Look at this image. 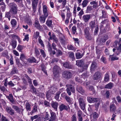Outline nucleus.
I'll return each instance as SVG.
<instances>
[{
    "label": "nucleus",
    "mask_w": 121,
    "mask_h": 121,
    "mask_svg": "<svg viewBox=\"0 0 121 121\" xmlns=\"http://www.w3.org/2000/svg\"><path fill=\"white\" fill-rule=\"evenodd\" d=\"M39 50H40V53L41 55H42L43 57L45 58L46 56V55L44 52L43 50L42 49H40Z\"/></svg>",
    "instance_id": "603ef678"
},
{
    "label": "nucleus",
    "mask_w": 121,
    "mask_h": 121,
    "mask_svg": "<svg viewBox=\"0 0 121 121\" xmlns=\"http://www.w3.org/2000/svg\"><path fill=\"white\" fill-rule=\"evenodd\" d=\"M58 2L59 3L62 2V4L63 7H64L66 3L67 0H59Z\"/></svg>",
    "instance_id": "58836bf2"
},
{
    "label": "nucleus",
    "mask_w": 121,
    "mask_h": 121,
    "mask_svg": "<svg viewBox=\"0 0 121 121\" xmlns=\"http://www.w3.org/2000/svg\"><path fill=\"white\" fill-rule=\"evenodd\" d=\"M8 5L10 8L9 11L6 12L5 13V17H11V14H16L17 12V6L16 4L14 3H9Z\"/></svg>",
    "instance_id": "f257e3e1"
},
{
    "label": "nucleus",
    "mask_w": 121,
    "mask_h": 121,
    "mask_svg": "<svg viewBox=\"0 0 121 121\" xmlns=\"http://www.w3.org/2000/svg\"><path fill=\"white\" fill-rule=\"evenodd\" d=\"M89 30V27H87L85 28L84 31L86 38L90 40L92 39V37L90 34Z\"/></svg>",
    "instance_id": "39448f33"
},
{
    "label": "nucleus",
    "mask_w": 121,
    "mask_h": 121,
    "mask_svg": "<svg viewBox=\"0 0 121 121\" xmlns=\"http://www.w3.org/2000/svg\"><path fill=\"white\" fill-rule=\"evenodd\" d=\"M82 19L85 23H87L91 18L90 14L84 15L82 17Z\"/></svg>",
    "instance_id": "ddd939ff"
},
{
    "label": "nucleus",
    "mask_w": 121,
    "mask_h": 121,
    "mask_svg": "<svg viewBox=\"0 0 121 121\" xmlns=\"http://www.w3.org/2000/svg\"><path fill=\"white\" fill-rule=\"evenodd\" d=\"M6 97L13 104H15V101L13 98V97L12 94H9V96H6Z\"/></svg>",
    "instance_id": "aec40b11"
},
{
    "label": "nucleus",
    "mask_w": 121,
    "mask_h": 121,
    "mask_svg": "<svg viewBox=\"0 0 121 121\" xmlns=\"http://www.w3.org/2000/svg\"><path fill=\"white\" fill-rule=\"evenodd\" d=\"M52 22L50 20H48L46 22V24L49 27H51L52 25Z\"/></svg>",
    "instance_id": "a19ab883"
},
{
    "label": "nucleus",
    "mask_w": 121,
    "mask_h": 121,
    "mask_svg": "<svg viewBox=\"0 0 121 121\" xmlns=\"http://www.w3.org/2000/svg\"><path fill=\"white\" fill-rule=\"evenodd\" d=\"M26 57L23 54H22L20 55V59L22 61H23L24 59H25Z\"/></svg>",
    "instance_id": "4d7b16f0"
},
{
    "label": "nucleus",
    "mask_w": 121,
    "mask_h": 121,
    "mask_svg": "<svg viewBox=\"0 0 121 121\" xmlns=\"http://www.w3.org/2000/svg\"><path fill=\"white\" fill-rule=\"evenodd\" d=\"M76 65L78 66L79 67H82L84 64V63L83 60H76Z\"/></svg>",
    "instance_id": "412c9836"
},
{
    "label": "nucleus",
    "mask_w": 121,
    "mask_h": 121,
    "mask_svg": "<svg viewBox=\"0 0 121 121\" xmlns=\"http://www.w3.org/2000/svg\"><path fill=\"white\" fill-rule=\"evenodd\" d=\"M56 37V36H55V35L54 34H52L51 36L49 38V40H52V39H53Z\"/></svg>",
    "instance_id": "680f3d73"
},
{
    "label": "nucleus",
    "mask_w": 121,
    "mask_h": 121,
    "mask_svg": "<svg viewBox=\"0 0 121 121\" xmlns=\"http://www.w3.org/2000/svg\"><path fill=\"white\" fill-rule=\"evenodd\" d=\"M72 99L71 98L67 96L65 98V99L66 101L68 103H69V104H70L72 102Z\"/></svg>",
    "instance_id": "ea45409f"
},
{
    "label": "nucleus",
    "mask_w": 121,
    "mask_h": 121,
    "mask_svg": "<svg viewBox=\"0 0 121 121\" xmlns=\"http://www.w3.org/2000/svg\"><path fill=\"white\" fill-rule=\"evenodd\" d=\"M34 25L40 31L43 30V29L42 26L40 25L37 19H35Z\"/></svg>",
    "instance_id": "0eeeda50"
},
{
    "label": "nucleus",
    "mask_w": 121,
    "mask_h": 121,
    "mask_svg": "<svg viewBox=\"0 0 121 121\" xmlns=\"http://www.w3.org/2000/svg\"><path fill=\"white\" fill-rule=\"evenodd\" d=\"M101 61L104 63L105 64L106 63V59L105 57L104 56L102 57L101 58Z\"/></svg>",
    "instance_id": "5fc2aeb1"
},
{
    "label": "nucleus",
    "mask_w": 121,
    "mask_h": 121,
    "mask_svg": "<svg viewBox=\"0 0 121 121\" xmlns=\"http://www.w3.org/2000/svg\"><path fill=\"white\" fill-rule=\"evenodd\" d=\"M12 108L17 113L23 115L24 109L23 108H20L14 105H12Z\"/></svg>",
    "instance_id": "6e6552de"
},
{
    "label": "nucleus",
    "mask_w": 121,
    "mask_h": 121,
    "mask_svg": "<svg viewBox=\"0 0 121 121\" xmlns=\"http://www.w3.org/2000/svg\"><path fill=\"white\" fill-rule=\"evenodd\" d=\"M97 64L95 62H93L90 67V71L91 73H92L96 69Z\"/></svg>",
    "instance_id": "f8f14e48"
},
{
    "label": "nucleus",
    "mask_w": 121,
    "mask_h": 121,
    "mask_svg": "<svg viewBox=\"0 0 121 121\" xmlns=\"http://www.w3.org/2000/svg\"><path fill=\"white\" fill-rule=\"evenodd\" d=\"M39 116V115L38 114L35 115L34 116H32L30 117V119L32 121H33L34 119L38 118Z\"/></svg>",
    "instance_id": "49530a36"
},
{
    "label": "nucleus",
    "mask_w": 121,
    "mask_h": 121,
    "mask_svg": "<svg viewBox=\"0 0 121 121\" xmlns=\"http://www.w3.org/2000/svg\"><path fill=\"white\" fill-rule=\"evenodd\" d=\"M41 67L42 71H43L46 74H47V71L46 70L45 67L43 65H41Z\"/></svg>",
    "instance_id": "3c124183"
},
{
    "label": "nucleus",
    "mask_w": 121,
    "mask_h": 121,
    "mask_svg": "<svg viewBox=\"0 0 121 121\" xmlns=\"http://www.w3.org/2000/svg\"><path fill=\"white\" fill-rule=\"evenodd\" d=\"M73 34H74L76 33V28L75 26H73L72 28Z\"/></svg>",
    "instance_id": "13d9d810"
},
{
    "label": "nucleus",
    "mask_w": 121,
    "mask_h": 121,
    "mask_svg": "<svg viewBox=\"0 0 121 121\" xmlns=\"http://www.w3.org/2000/svg\"><path fill=\"white\" fill-rule=\"evenodd\" d=\"M65 37L64 36H62L60 38V43L63 44H64L65 42Z\"/></svg>",
    "instance_id": "c9c22d12"
},
{
    "label": "nucleus",
    "mask_w": 121,
    "mask_h": 121,
    "mask_svg": "<svg viewBox=\"0 0 121 121\" xmlns=\"http://www.w3.org/2000/svg\"><path fill=\"white\" fill-rule=\"evenodd\" d=\"M78 92L80 93L82 95H83L85 92V91L82 87L80 86H78L77 87L76 89Z\"/></svg>",
    "instance_id": "dca6fc26"
},
{
    "label": "nucleus",
    "mask_w": 121,
    "mask_h": 121,
    "mask_svg": "<svg viewBox=\"0 0 121 121\" xmlns=\"http://www.w3.org/2000/svg\"><path fill=\"white\" fill-rule=\"evenodd\" d=\"M6 110L7 112L9 114L11 115H13L14 114V111L11 108L9 107H7Z\"/></svg>",
    "instance_id": "2eb2a0df"
},
{
    "label": "nucleus",
    "mask_w": 121,
    "mask_h": 121,
    "mask_svg": "<svg viewBox=\"0 0 121 121\" xmlns=\"http://www.w3.org/2000/svg\"><path fill=\"white\" fill-rule=\"evenodd\" d=\"M66 86L67 87L66 89L67 93L69 96L71 95V91L73 93L74 92L75 90L73 86L72 85L68 84L66 85Z\"/></svg>",
    "instance_id": "20e7f679"
},
{
    "label": "nucleus",
    "mask_w": 121,
    "mask_h": 121,
    "mask_svg": "<svg viewBox=\"0 0 121 121\" xmlns=\"http://www.w3.org/2000/svg\"><path fill=\"white\" fill-rule=\"evenodd\" d=\"M105 95L107 98H108L110 95L109 92L108 91H107L105 94Z\"/></svg>",
    "instance_id": "69168bd1"
},
{
    "label": "nucleus",
    "mask_w": 121,
    "mask_h": 121,
    "mask_svg": "<svg viewBox=\"0 0 121 121\" xmlns=\"http://www.w3.org/2000/svg\"><path fill=\"white\" fill-rule=\"evenodd\" d=\"M33 83L34 86H36L39 85L37 81L36 80H34L33 81Z\"/></svg>",
    "instance_id": "0e129e2a"
},
{
    "label": "nucleus",
    "mask_w": 121,
    "mask_h": 121,
    "mask_svg": "<svg viewBox=\"0 0 121 121\" xmlns=\"http://www.w3.org/2000/svg\"><path fill=\"white\" fill-rule=\"evenodd\" d=\"M89 75V72H86L84 73L81 76L82 78H84L88 77Z\"/></svg>",
    "instance_id": "e433bc0d"
},
{
    "label": "nucleus",
    "mask_w": 121,
    "mask_h": 121,
    "mask_svg": "<svg viewBox=\"0 0 121 121\" xmlns=\"http://www.w3.org/2000/svg\"><path fill=\"white\" fill-rule=\"evenodd\" d=\"M88 2V1L87 0H84L82 2V7L84 8L86 7L87 5V4Z\"/></svg>",
    "instance_id": "37998d69"
},
{
    "label": "nucleus",
    "mask_w": 121,
    "mask_h": 121,
    "mask_svg": "<svg viewBox=\"0 0 121 121\" xmlns=\"http://www.w3.org/2000/svg\"><path fill=\"white\" fill-rule=\"evenodd\" d=\"M37 109V106L36 105H35L34 106L33 110L31 111V114L32 115V114L37 112L38 111Z\"/></svg>",
    "instance_id": "473e14b6"
},
{
    "label": "nucleus",
    "mask_w": 121,
    "mask_h": 121,
    "mask_svg": "<svg viewBox=\"0 0 121 121\" xmlns=\"http://www.w3.org/2000/svg\"><path fill=\"white\" fill-rule=\"evenodd\" d=\"M109 79V75L108 73H107L105 74L104 80L106 82H107L108 81Z\"/></svg>",
    "instance_id": "de8ad7c7"
},
{
    "label": "nucleus",
    "mask_w": 121,
    "mask_h": 121,
    "mask_svg": "<svg viewBox=\"0 0 121 121\" xmlns=\"http://www.w3.org/2000/svg\"><path fill=\"white\" fill-rule=\"evenodd\" d=\"M63 65L65 67L68 69H71L73 67L72 65H69L67 62H64L63 63Z\"/></svg>",
    "instance_id": "a878e982"
},
{
    "label": "nucleus",
    "mask_w": 121,
    "mask_h": 121,
    "mask_svg": "<svg viewBox=\"0 0 121 121\" xmlns=\"http://www.w3.org/2000/svg\"><path fill=\"white\" fill-rule=\"evenodd\" d=\"M117 51L119 52L118 53H116L117 55H118L119 54V52L121 53V44H119V46L117 48Z\"/></svg>",
    "instance_id": "864d4df0"
},
{
    "label": "nucleus",
    "mask_w": 121,
    "mask_h": 121,
    "mask_svg": "<svg viewBox=\"0 0 121 121\" xmlns=\"http://www.w3.org/2000/svg\"><path fill=\"white\" fill-rule=\"evenodd\" d=\"M56 88L54 86H52L50 88V90L48 91L51 94H53L56 91Z\"/></svg>",
    "instance_id": "72a5a7b5"
},
{
    "label": "nucleus",
    "mask_w": 121,
    "mask_h": 121,
    "mask_svg": "<svg viewBox=\"0 0 121 121\" xmlns=\"http://www.w3.org/2000/svg\"><path fill=\"white\" fill-rule=\"evenodd\" d=\"M89 27L91 29H93L95 26V20L91 21L89 23Z\"/></svg>",
    "instance_id": "b1692460"
},
{
    "label": "nucleus",
    "mask_w": 121,
    "mask_h": 121,
    "mask_svg": "<svg viewBox=\"0 0 121 121\" xmlns=\"http://www.w3.org/2000/svg\"><path fill=\"white\" fill-rule=\"evenodd\" d=\"M10 45L12 46L13 48H16L17 45V41H16L13 39L12 40L11 42L10 43Z\"/></svg>",
    "instance_id": "cd10ccee"
},
{
    "label": "nucleus",
    "mask_w": 121,
    "mask_h": 121,
    "mask_svg": "<svg viewBox=\"0 0 121 121\" xmlns=\"http://www.w3.org/2000/svg\"><path fill=\"white\" fill-rule=\"evenodd\" d=\"M78 100L81 109L84 111L85 109L86 104L85 98L82 96L78 99Z\"/></svg>",
    "instance_id": "f03ea898"
},
{
    "label": "nucleus",
    "mask_w": 121,
    "mask_h": 121,
    "mask_svg": "<svg viewBox=\"0 0 121 121\" xmlns=\"http://www.w3.org/2000/svg\"><path fill=\"white\" fill-rule=\"evenodd\" d=\"M43 12L44 16H48V13L47 7L45 5H44L43 7Z\"/></svg>",
    "instance_id": "f3484780"
},
{
    "label": "nucleus",
    "mask_w": 121,
    "mask_h": 121,
    "mask_svg": "<svg viewBox=\"0 0 121 121\" xmlns=\"http://www.w3.org/2000/svg\"><path fill=\"white\" fill-rule=\"evenodd\" d=\"M91 115L93 116V119L94 120H96L97 118L99 117V115L96 112H94Z\"/></svg>",
    "instance_id": "bb28decb"
},
{
    "label": "nucleus",
    "mask_w": 121,
    "mask_h": 121,
    "mask_svg": "<svg viewBox=\"0 0 121 121\" xmlns=\"http://www.w3.org/2000/svg\"><path fill=\"white\" fill-rule=\"evenodd\" d=\"M27 61L30 63L33 62H36V60L34 57H31L27 59Z\"/></svg>",
    "instance_id": "c756f323"
},
{
    "label": "nucleus",
    "mask_w": 121,
    "mask_h": 121,
    "mask_svg": "<svg viewBox=\"0 0 121 121\" xmlns=\"http://www.w3.org/2000/svg\"><path fill=\"white\" fill-rule=\"evenodd\" d=\"M72 121H77V119L75 115H74L72 117Z\"/></svg>",
    "instance_id": "774afa93"
},
{
    "label": "nucleus",
    "mask_w": 121,
    "mask_h": 121,
    "mask_svg": "<svg viewBox=\"0 0 121 121\" xmlns=\"http://www.w3.org/2000/svg\"><path fill=\"white\" fill-rule=\"evenodd\" d=\"M97 103V104H95V110H97L98 109L99 105L100 104V100H99L97 102H96Z\"/></svg>",
    "instance_id": "c03bdc74"
},
{
    "label": "nucleus",
    "mask_w": 121,
    "mask_h": 121,
    "mask_svg": "<svg viewBox=\"0 0 121 121\" xmlns=\"http://www.w3.org/2000/svg\"><path fill=\"white\" fill-rule=\"evenodd\" d=\"M113 86V84L112 83H110L106 85L105 86V88L108 89H111Z\"/></svg>",
    "instance_id": "4c0bfd02"
},
{
    "label": "nucleus",
    "mask_w": 121,
    "mask_h": 121,
    "mask_svg": "<svg viewBox=\"0 0 121 121\" xmlns=\"http://www.w3.org/2000/svg\"><path fill=\"white\" fill-rule=\"evenodd\" d=\"M83 55L82 54L81 52H77L76 53V57L77 59H79L82 58Z\"/></svg>",
    "instance_id": "c85d7f7f"
},
{
    "label": "nucleus",
    "mask_w": 121,
    "mask_h": 121,
    "mask_svg": "<svg viewBox=\"0 0 121 121\" xmlns=\"http://www.w3.org/2000/svg\"><path fill=\"white\" fill-rule=\"evenodd\" d=\"M102 75L101 72L97 71L95 72L93 76V79L94 80H97L101 78Z\"/></svg>",
    "instance_id": "423d86ee"
},
{
    "label": "nucleus",
    "mask_w": 121,
    "mask_h": 121,
    "mask_svg": "<svg viewBox=\"0 0 121 121\" xmlns=\"http://www.w3.org/2000/svg\"><path fill=\"white\" fill-rule=\"evenodd\" d=\"M51 106L56 111L57 110L58 104V103L53 101L51 104Z\"/></svg>",
    "instance_id": "393cba45"
},
{
    "label": "nucleus",
    "mask_w": 121,
    "mask_h": 121,
    "mask_svg": "<svg viewBox=\"0 0 121 121\" xmlns=\"http://www.w3.org/2000/svg\"><path fill=\"white\" fill-rule=\"evenodd\" d=\"M26 108L27 111H30L31 110L30 105L28 103H26L25 104Z\"/></svg>",
    "instance_id": "7c9ffc66"
},
{
    "label": "nucleus",
    "mask_w": 121,
    "mask_h": 121,
    "mask_svg": "<svg viewBox=\"0 0 121 121\" xmlns=\"http://www.w3.org/2000/svg\"><path fill=\"white\" fill-rule=\"evenodd\" d=\"M11 24L12 27H15L17 25V22L16 20L14 19H12L11 21Z\"/></svg>",
    "instance_id": "2f4dec72"
},
{
    "label": "nucleus",
    "mask_w": 121,
    "mask_h": 121,
    "mask_svg": "<svg viewBox=\"0 0 121 121\" xmlns=\"http://www.w3.org/2000/svg\"><path fill=\"white\" fill-rule=\"evenodd\" d=\"M112 76V80L113 81H115V79L116 73L115 72H112L111 73Z\"/></svg>",
    "instance_id": "8fccbe9b"
},
{
    "label": "nucleus",
    "mask_w": 121,
    "mask_h": 121,
    "mask_svg": "<svg viewBox=\"0 0 121 121\" xmlns=\"http://www.w3.org/2000/svg\"><path fill=\"white\" fill-rule=\"evenodd\" d=\"M50 112L51 114L50 118L55 121L56 119V115L55 113L51 110H50Z\"/></svg>",
    "instance_id": "5701e85b"
},
{
    "label": "nucleus",
    "mask_w": 121,
    "mask_h": 121,
    "mask_svg": "<svg viewBox=\"0 0 121 121\" xmlns=\"http://www.w3.org/2000/svg\"><path fill=\"white\" fill-rule=\"evenodd\" d=\"M77 114L78 117L82 116V112L80 109L78 111Z\"/></svg>",
    "instance_id": "6e6d98bb"
},
{
    "label": "nucleus",
    "mask_w": 121,
    "mask_h": 121,
    "mask_svg": "<svg viewBox=\"0 0 121 121\" xmlns=\"http://www.w3.org/2000/svg\"><path fill=\"white\" fill-rule=\"evenodd\" d=\"M38 41L39 43L41 44V45L43 46H44V44L43 43L42 41L41 40L40 37H39L38 39Z\"/></svg>",
    "instance_id": "bf43d9fd"
},
{
    "label": "nucleus",
    "mask_w": 121,
    "mask_h": 121,
    "mask_svg": "<svg viewBox=\"0 0 121 121\" xmlns=\"http://www.w3.org/2000/svg\"><path fill=\"white\" fill-rule=\"evenodd\" d=\"M0 89L3 92L5 91L6 90V88L4 86H0Z\"/></svg>",
    "instance_id": "338daca9"
},
{
    "label": "nucleus",
    "mask_w": 121,
    "mask_h": 121,
    "mask_svg": "<svg viewBox=\"0 0 121 121\" xmlns=\"http://www.w3.org/2000/svg\"><path fill=\"white\" fill-rule=\"evenodd\" d=\"M30 88L33 93L35 94H36L37 93V92L36 91V89L34 87L32 84H31V86Z\"/></svg>",
    "instance_id": "a18cd8bd"
},
{
    "label": "nucleus",
    "mask_w": 121,
    "mask_h": 121,
    "mask_svg": "<svg viewBox=\"0 0 121 121\" xmlns=\"http://www.w3.org/2000/svg\"><path fill=\"white\" fill-rule=\"evenodd\" d=\"M102 18H105L107 17V16L106 12L104 10H102Z\"/></svg>",
    "instance_id": "09e8293b"
},
{
    "label": "nucleus",
    "mask_w": 121,
    "mask_h": 121,
    "mask_svg": "<svg viewBox=\"0 0 121 121\" xmlns=\"http://www.w3.org/2000/svg\"><path fill=\"white\" fill-rule=\"evenodd\" d=\"M47 17V16L44 15L40 16L39 19L40 23L42 24L43 23L45 22V20Z\"/></svg>",
    "instance_id": "6ab92c4d"
},
{
    "label": "nucleus",
    "mask_w": 121,
    "mask_h": 121,
    "mask_svg": "<svg viewBox=\"0 0 121 121\" xmlns=\"http://www.w3.org/2000/svg\"><path fill=\"white\" fill-rule=\"evenodd\" d=\"M48 51L50 53V54L51 55L52 54L54 55L56 53V52L54 50L52 51V48L51 47L50 43H49L48 45Z\"/></svg>",
    "instance_id": "4be33fe9"
},
{
    "label": "nucleus",
    "mask_w": 121,
    "mask_h": 121,
    "mask_svg": "<svg viewBox=\"0 0 121 121\" xmlns=\"http://www.w3.org/2000/svg\"><path fill=\"white\" fill-rule=\"evenodd\" d=\"M1 121H8V120L5 117L3 116H2V118L1 119Z\"/></svg>",
    "instance_id": "e2e57ef3"
},
{
    "label": "nucleus",
    "mask_w": 121,
    "mask_h": 121,
    "mask_svg": "<svg viewBox=\"0 0 121 121\" xmlns=\"http://www.w3.org/2000/svg\"><path fill=\"white\" fill-rule=\"evenodd\" d=\"M18 50L20 51L21 52V51L23 49V47L21 45H18L17 47Z\"/></svg>",
    "instance_id": "052dcab7"
},
{
    "label": "nucleus",
    "mask_w": 121,
    "mask_h": 121,
    "mask_svg": "<svg viewBox=\"0 0 121 121\" xmlns=\"http://www.w3.org/2000/svg\"><path fill=\"white\" fill-rule=\"evenodd\" d=\"M69 57L72 60H74L75 59L74 55L73 53L72 52L69 53Z\"/></svg>",
    "instance_id": "f704fd0d"
},
{
    "label": "nucleus",
    "mask_w": 121,
    "mask_h": 121,
    "mask_svg": "<svg viewBox=\"0 0 121 121\" xmlns=\"http://www.w3.org/2000/svg\"><path fill=\"white\" fill-rule=\"evenodd\" d=\"M87 99L88 102L90 103L97 102L99 100L98 98H94L91 97L87 98Z\"/></svg>",
    "instance_id": "4468645a"
},
{
    "label": "nucleus",
    "mask_w": 121,
    "mask_h": 121,
    "mask_svg": "<svg viewBox=\"0 0 121 121\" xmlns=\"http://www.w3.org/2000/svg\"><path fill=\"white\" fill-rule=\"evenodd\" d=\"M17 70L16 68H14L10 73V74L12 75L13 74L17 73Z\"/></svg>",
    "instance_id": "79ce46f5"
},
{
    "label": "nucleus",
    "mask_w": 121,
    "mask_h": 121,
    "mask_svg": "<svg viewBox=\"0 0 121 121\" xmlns=\"http://www.w3.org/2000/svg\"><path fill=\"white\" fill-rule=\"evenodd\" d=\"M33 9L34 13H35L36 10L38 2V0H32Z\"/></svg>",
    "instance_id": "9b49d317"
},
{
    "label": "nucleus",
    "mask_w": 121,
    "mask_h": 121,
    "mask_svg": "<svg viewBox=\"0 0 121 121\" xmlns=\"http://www.w3.org/2000/svg\"><path fill=\"white\" fill-rule=\"evenodd\" d=\"M62 75L64 78L67 79L71 78L72 76V74L70 72L66 71L64 72Z\"/></svg>",
    "instance_id": "1a4fd4ad"
},
{
    "label": "nucleus",
    "mask_w": 121,
    "mask_h": 121,
    "mask_svg": "<svg viewBox=\"0 0 121 121\" xmlns=\"http://www.w3.org/2000/svg\"><path fill=\"white\" fill-rule=\"evenodd\" d=\"M109 109L110 112H114L116 109V108L113 103L110 104L109 106Z\"/></svg>",
    "instance_id": "a211bd4d"
},
{
    "label": "nucleus",
    "mask_w": 121,
    "mask_h": 121,
    "mask_svg": "<svg viewBox=\"0 0 121 121\" xmlns=\"http://www.w3.org/2000/svg\"><path fill=\"white\" fill-rule=\"evenodd\" d=\"M59 108L61 111L64 110L68 111V110H69L70 109V108L68 105H66L63 104H61L59 106Z\"/></svg>",
    "instance_id": "9d476101"
},
{
    "label": "nucleus",
    "mask_w": 121,
    "mask_h": 121,
    "mask_svg": "<svg viewBox=\"0 0 121 121\" xmlns=\"http://www.w3.org/2000/svg\"><path fill=\"white\" fill-rule=\"evenodd\" d=\"M60 70V68L58 66L56 65L54 66L53 72L55 77L57 78L59 77V73Z\"/></svg>",
    "instance_id": "7ed1b4c3"
}]
</instances>
